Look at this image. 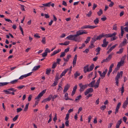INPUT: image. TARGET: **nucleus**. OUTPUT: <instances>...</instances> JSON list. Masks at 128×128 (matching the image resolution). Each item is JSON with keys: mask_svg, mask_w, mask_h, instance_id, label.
<instances>
[{"mask_svg": "<svg viewBox=\"0 0 128 128\" xmlns=\"http://www.w3.org/2000/svg\"><path fill=\"white\" fill-rule=\"evenodd\" d=\"M122 74L123 72L122 71H121L119 73L118 72L117 74V75L116 76L115 78L116 84L117 86H118V80L120 76L122 77Z\"/></svg>", "mask_w": 128, "mask_h": 128, "instance_id": "nucleus-1", "label": "nucleus"}, {"mask_svg": "<svg viewBox=\"0 0 128 128\" xmlns=\"http://www.w3.org/2000/svg\"><path fill=\"white\" fill-rule=\"evenodd\" d=\"M46 90H43L35 98V99L36 100L39 101L40 100L41 97H42L43 96V94L46 92Z\"/></svg>", "mask_w": 128, "mask_h": 128, "instance_id": "nucleus-2", "label": "nucleus"}, {"mask_svg": "<svg viewBox=\"0 0 128 128\" xmlns=\"http://www.w3.org/2000/svg\"><path fill=\"white\" fill-rule=\"evenodd\" d=\"M78 85L80 88V92H82L84 91V90L88 86V84H86L84 85H83L82 83L79 84Z\"/></svg>", "mask_w": 128, "mask_h": 128, "instance_id": "nucleus-3", "label": "nucleus"}, {"mask_svg": "<svg viewBox=\"0 0 128 128\" xmlns=\"http://www.w3.org/2000/svg\"><path fill=\"white\" fill-rule=\"evenodd\" d=\"M124 58H122L121 59L120 61L118 63L117 65V67L119 68L120 66H123L124 64Z\"/></svg>", "mask_w": 128, "mask_h": 128, "instance_id": "nucleus-4", "label": "nucleus"}, {"mask_svg": "<svg viewBox=\"0 0 128 128\" xmlns=\"http://www.w3.org/2000/svg\"><path fill=\"white\" fill-rule=\"evenodd\" d=\"M78 36L76 34L74 35L73 40L78 42H80V38L79 37H78Z\"/></svg>", "mask_w": 128, "mask_h": 128, "instance_id": "nucleus-5", "label": "nucleus"}, {"mask_svg": "<svg viewBox=\"0 0 128 128\" xmlns=\"http://www.w3.org/2000/svg\"><path fill=\"white\" fill-rule=\"evenodd\" d=\"M114 54V53H111L108 55V57L106 59H104L103 60V62H107L110 60L112 58V56Z\"/></svg>", "mask_w": 128, "mask_h": 128, "instance_id": "nucleus-6", "label": "nucleus"}, {"mask_svg": "<svg viewBox=\"0 0 128 128\" xmlns=\"http://www.w3.org/2000/svg\"><path fill=\"white\" fill-rule=\"evenodd\" d=\"M32 73V72H31L27 74L22 75L18 79L21 80L24 78H25L29 76H30Z\"/></svg>", "mask_w": 128, "mask_h": 128, "instance_id": "nucleus-7", "label": "nucleus"}, {"mask_svg": "<svg viewBox=\"0 0 128 128\" xmlns=\"http://www.w3.org/2000/svg\"><path fill=\"white\" fill-rule=\"evenodd\" d=\"M87 32L84 30H80L76 32V34L78 36L82 35L83 34H86Z\"/></svg>", "mask_w": 128, "mask_h": 128, "instance_id": "nucleus-8", "label": "nucleus"}, {"mask_svg": "<svg viewBox=\"0 0 128 128\" xmlns=\"http://www.w3.org/2000/svg\"><path fill=\"white\" fill-rule=\"evenodd\" d=\"M116 32H114L112 34H110V37H112V38L111 39V40H114L117 39V37L116 36Z\"/></svg>", "mask_w": 128, "mask_h": 128, "instance_id": "nucleus-9", "label": "nucleus"}, {"mask_svg": "<svg viewBox=\"0 0 128 128\" xmlns=\"http://www.w3.org/2000/svg\"><path fill=\"white\" fill-rule=\"evenodd\" d=\"M98 72L100 74V76H101L102 78H103L105 76V75L106 74L107 72V70L106 69L105 71L104 72L102 73L100 71H98Z\"/></svg>", "mask_w": 128, "mask_h": 128, "instance_id": "nucleus-10", "label": "nucleus"}, {"mask_svg": "<svg viewBox=\"0 0 128 128\" xmlns=\"http://www.w3.org/2000/svg\"><path fill=\"white\" fill-rule=\"evenodd\" d=\"M94 91L93 89L90 88L87 89L84 92V95L86 96L87 94L90 93Z\"/></svg>", "mask_w": 128, "mask_h": 128, "instance_id": "nucleus-11", "label": "nucleus"}, {"mask_svg": "<svg viewBox=\"0 0 128 128\" xmlns=\"http://www.w3.org/2000/svg\"><path fill=\"white\" fill-rule=\"evenodd\" d=\"M108 43V42L106 41V38H104L103 40V44L102 45V46L103 47H106Z\"/></svg>", "mask_w": 128, "mask_h": 128, "instance_id": "nucleus-12", "label": "nucleus"}, {"mask_svg": "<svg viewBox=\"0 0 128 128\" xmlns=\"http://www.w3.org/2000/svg\"><path fill=\"white\" fill-rule=\"evenodd\" d=\"M121 104L120 102H119L117 104L115 110V114H116L118 112V110L120 108V107L121 105Z\"/></svg>", "mask_w": 128, "mask_h": 128, "instance_id": "nucleus-13", "label": "nucleus"}, {"mask_svg": "<svg viewBox=\"0 0 128 128\" xmlns=\"http://www.w3.org/2000/svg\"><path fill=\"white\" fill-rule=\"evenodd\" d=\"M52 97V95L50 94L48 98L44 99L42 102H45L47 101H50L51 100Z\"/></svg>", "mask_w": 128, "mask_h": 128, "instance_id": "nucleus-14", "label": "nucleus"}, {"mask_svg": "<svg viewBox=\"0 0 128 128\" xmlns=\"http://www.w3.org/2000/svg\"><path fill=\"white\" fill-rule=\"evenodd\" d=\"M126 40L125 38H124L122 43L120 44L119 46L118 47L119 48H121L125 46L126 44Z\"/></svg>", "mask_w": 128, "mask_h": 128, "instance_id": "nucleus-15", "label": "nucleus"}, {"mask_svg": "<svg viewBox=\"0 0 128 128\" xmlns=\"http://www.w3.org/2000/svg\"><path fill=\"white\" fill-rule=\"evenodd\" d=\"M12 90H13L12 89H11V88H10L6 90H4L3 92H5L6 94H11V92L10 91H12Z\"/></svg>", "mask_w": 128, "mask_h": 128, "instance_id": "nucleus-16", "label": "nucleus"}, {"mask_svg": "<svg viewBox=\"0 0 128 128\" xmlns=\"http://www.w3.org/2000/svg\"><path fill=\"white\" fill-rule=\"evenodd\" d=\"M84 72L85 73L86 72H90L88 65H87L84 66Z\"/></svg>", "mask_w": 128, "mask_h": 128, "instance_id": "nucleus-17", "label": "nucleus"}, {"mask_svg": "<svg viewBox=\"0 0 128 128\" xmlns=\"http://www.w3.org/2000/svg\"><path fill=\"white\" fill-rule=\"evenodd\" d=\"M124 28L123 26H121L120 27L121 35H119V37L120 38H122V37L123 36V34L124 33Z\"/></svg>", "mask_w": 128, "mask_h": 128, "instance_id": "nucleus-18", "label": "nucleus"}, {"mask_svg": "<svg viewBox=\"0 0 128 128\" xmlns=\"http://www.w3.org/2000/svg\"><path fill=\"white\" fill-rule=\"evenodd\" d=\"M70 87V85L69 84H67L65 86L63 90L64 93L66 92Z\"/></svg>", "mask_w": 128, "mask_h": 128, "instance_id": "nucleus-19", "label": "nucleus"}, {"mask_svg": "<svg viewBox=\"0 0 128 128\" xmlns=\"http://www.w3.org/2000/svg\"><path fill=\"white\" fill-rule=\"evenodd\" d=\"M77 59V55H76L74 58L73 61V66L74 67L76 65Z\"/></svg>", "mask_w": 128, "mask_h": 128, "instance_id": "nucleus-20", "label": "nucleus"}, {"mask_svg": "<svg viewBox=\"0 0 128 128\" xmlns=\"http://www.w3.org/2000/svg\"><path fill=\"white\" fill-rule=\"evenodd\" d=\"M61 51V49H58V50L54 51L52 53L51 55V56H54L56 54L59 53Z\"/></svg>", "mask_w": 128, "mask_h": 128, "instance_id": "nucleus-21", "label": "nucleus"}, {"mask_svg": "<svg viewBox=\"0 0 128 128\" xmlns=\"http://www.w3.org/2000/svg\"><path fill=\"white\" fill-rule=\"evenodd\" d=\"M122 119H120V120H118L117 122V123L116 124V128H118L120 127V126L122 122Z\"/></svg>", "mask_w": 128, "mask_h": 128, "instance_id": "nucleus-22", "label": "nucleus"}, {"mask_svg": "<svg viewBox=\"0 0 128 128\" xmlns=\"http://www.w3.org/2000/svg\"><path fill=\"white\" fill-rule=\"evenodd\" d=\"M117 45V44H116L115 45L112 46L111 47L109 50L107 52L108 54H109V53L110 52L112 51L116 47V46Z\"/></svg>", "mask_w": 128, "mask_h": 128, "instance_id": "nucleus-23", "label": "nucleus"}, {"mask_svg": "<svg viewBox=\"0 0 128 128\" xmlns=\"http://www.w3.org/2000/svg\"><path fill=\"white\" fill-rule=\"evenodd\" d=\"M68 69H67L64 70L62 73L60 75V78H62L63 76H65V74L68 70Z\"/></svg>", "mask_w": 128, "mask_h": 128, "instance_id": "nucleus-24", "label": "nucleus"}, {"mask_svg": "<svg viewBox=\"0 0 128 128\" xmlns=\"http://www.w3.org/2000/svg\"><path fill=\"white\" fill-rule=\"evenodd\" d=\"M100 78L97 81L94 86L95 88H96L98 87L100 82Z\"/></svg>", "mask_w": 128, "mask_h": 128, "instance_id": "nucleus-25", "label": "nucleus"}, {"mask_svg": "<svg viewBox=\"0 0 128 128\" xmlns=\"http://www.w3.org/2000/svg\"><path fill=\"white\" fill-rule=\"evenodd\" d=\"M95 82V80H94L91 82H90L89 84H88V86H89L90 87H94V84Z\"/></svg>", "mask_w": 128, "mask_h": 128, "instance_id": "nucleus-26", "label": "nucleus"}, {"mask_svg": "<svg viewBox=\"0 0 128 128\" xmlns=\"http://www.w3.org/2000/svg\"><path fill=\"white\" fill-rule=\"evenodd\" d=\"M128 104V102L125 101L123 103L122 107L124 108H125L127 106V105Z\"/></svg>", "mask_w": 128, "mask_h": 128, "instance_id": "nucleus-27", "label": "nucleus"}, {"mask_svg": "<svg viewBox=\"0 0 128 128\" xmlns=\"http://www.w3.org/2000/svg\"><path fill=\"white\" fill-rule=\"evenodd\" d=\"M82 96L81 95H80L79 96H78L76 98L75 100V101H76V102H79V100H80Z\"/></svg>", "mask_w": 128, "mask_h": 128, "instance_id": "nucleus-28", "label": "nucleus"}, {"mask_svg": "<svg viewBox=\"0 0 128 128\" xmlns=\"http://www.w3.org/2000/svg\"><path fill=\"white\" fill-rule=\"evenodd\" d=\"M104 33H102L98 36L96 38V40H100L102 37H104Z\"/></svg>", "mask_w": 128, "mask_h": 128, "instance_id": "nucleus-29", "label": "nucleus"}, {"mask_svg": "<svg viewBox=\"0 0 128 128\" xmlns=\"http://www.w3.org/2000/svg\"><path fill=\"white\" fill-rule=\"evenodd\" d=\"M62 85L61 84H59L58 86V88L57 92H59L61 90H62V88L61 87V86Z\"/></svg>", "mask_w": 128, "mask_h": 128, "instance_id": "nucleus-30", "label": "nucleus"}, {"mask_svg": "<svg viewBox=\"0 0 128 128\" xmlns=\"http://www.w3.org/2000/svg\"><path fill=\"white\" fill-rule=\"evenodd\" d=\"M73 35H70L67 36L66 38L68 40H73Z\"/></svg>", "mask_w": 128, "mask_h": 128, "instance_id": "nucleus-31", "label": "nucleus"}, {"mask_svg": "<svg viewBox=\"0 0 128 128\" xmlns=\"http://www.w3.org/2000/svg\"><path fill=\"white\" fill-rule=\"evenodd\" d=\"M40 66L38 65L34 66L32 70V71H36L39 69L40 68Z\"/></svg>", "mask_w": 128, "mask_h": 128, "instance_id": "nucleus-32", "label": "nucleus"}, {"mask_svg": "<svg viewBox=\"0 0 128 128\" xmlns=\"http://www.w3.org/2000/svg\"><path fill=\"white\" fill-rule=\"evenodd\" d=\"M51 2H49L46 4H42L43 6L46 7H50V6Z\"/></svg>", "mask_w": 128, "mask_h": 128, "instance_id": "nucleus-33", "label": "nucleus"}, {"mask_svg": "<svg viewBox=\"0 0 128 128\" xmlns=\"http://www.w3.org/2000/svg\"><path fill=\"white\" fill-rule=\"evenodd\" d=\"M97 14L99 16H100L103 13V12L101 9H100L99 11L97 12Z\"/></svg>", "mask_w": 128, "mask_h": 128, "instance_id": "nucleus-34", "label": "nucleus"}, {"mask_svg": "<svg viewBox=\"0 0 128 128\" xmlns=\"http://www.w3.org/2000/svg\"><path fill=\"white\" fill-rule=\"evenodd\" d=\"M99 20L98 18H96L94 21V23L96 24H97L98 23Z\"/></svg>", "mask_w": 128, "mask_h": 128, "instance_id": "nucleus-35", "label": "nucleus"}, {"mask_svg": "<svg viewBox=\"0 0 128 128\" xmlns=\"http://www.w3.org/2000/svg\"><path fill=\"white\" fill-rule=\"evenodd\" d=\"M29 103H28L26 105L25 107L24 110V111L26 112V111L27 110L28 108V106H29Z\"/></svg>", "mask_w": 128, "mask_h": 128, "instance_id": "nucleus-36", "label": "nucleus"}, {"mask_svg": "<svg viewBox=\"0 0 128 128\" xmlns=\"http://www.w3.org/2000/svg\"><path fill=\"white\" fill-rule=\"evenodd\" d=\"M123 48H121L119 50V51L116 52L117 54H120L122 53L123 51Z\"/></svg>", "mask_w": 128, "mask_h": 128, "instance_id": "nucleus-37", "label": "nucleus"}, {"mask_svg": "<svg viewBox=\"0 0 128 128\" xmlns=\"http://www.w3.org/2000/svg\"><path fill=\"white\" fill-rule=\"evenodd\" d=\"M94 64H92L91 66H90L89 68V70L90 72L92 70L94 67Z\"/></svg>", "mask_w": 128, "mask_h": 128, "instance_id": "nucleus-38", "label": "nucleus"}, {"mask_svg": "<svg viewBox=\"0 0 128 128\" xmlns=\"http://www.w3.org/2000/svg\"><path fill=\"white\" fill-rule=\"evenodd\" d=\"M18 79L15 80L11 81L9 83H10L12 84H14L18 82Z\"/></svg>", "mask_w": 128, "mask_h": 128, "instance_id": "nucleus-39", "label": "nucleus"}, {"mask_svg": "<svg viewBox=\"0 0 128 128\" xmlns=\"http://www.w3.org/2000/svg\"><path fill=\"white\" fill-rule=\"evenodd\" d=\"M68 94L67 92H66L65 93L64 95L65 99L66 100H67L69 99V98L68 96Z\"/></svg>", "mask_w": 128, "mask_h": 128, "instance_id": "nucleus-40", "label": "nucleus"}, {"mask_svg": "<svg viewBox=\"0 0 128 128\" xmlns=\"http://www.w3.org/2000/svg\"><path fill=\"white\" fill-rule=\"evenodd\" d=\"M80 75V74L77 72H76V73L74 74V78H76L78 76Z\"/></svg>", "mask_w": 128, "mask_h": 128, "instance_id": "nucleus-41", "label": "nucleus"}, {"mask_svg": "<svg viewBox=\"0 0 128 128\" xmlns=\"http://www.w3.org/2000/svg\"><path fill=\"white\" fill-rule=\"evenodd\" d=\"M89 28V25L84 26L81 28V29Z\"/></svg>", "mask_w": 128, "mask_h": 128, "instance_id": "nucleus-42", "label": "nucleus"}, {"mask_svg": "<svg viewBox=\"0 0 128 128\" xmlns=\"http://www.w3.org/2000/svg\"><path fill=\"white\" fill-rule=\"evenodd\" d=\"M58 82L57 81L54 80V83L52 84V86H54L57 85Z\"/></svg>", "mask_w": 128, "mask_h": 128, "instance_id": "nucleus-43", "label": "nucleus"}, {"mask_svg": "<svg viewBox=\"0 0 128 128\" xmlns=\"http://www.w3.org/2000/svg\"><path fill=\"white\" fill-rule=\"evenodd\" d=\"M58 76L59 74H56L55 78V80L57 81H58V80L60 78H59Z\"/></svg>", "mask_w": 128, "mask_h": 128, "instance_id": "nucleus-44", "label": "nucleus"}, {"mask_svg": "<svg viewBox=\"0 0 128 128\" xmlns=\"http://www.w3.org/2000/svg\"><path fill=\"white\" fill-rule=\"evenodd\" d=\"M92 14V12L91 11H89V12H88V14H86V16H88V17H90V16Z\"/></svg>", "mask_w": 128, "mask_h": 128, "instance_id": "nucleus-45", "label": "nucleus"}, {"mask_svg": "<svg viewBox=\"0 0 128 128\" xmlns=\"http://www.w3.org/2000/svg\"><path fill=\"white\" fill-rule=\"evenodd\" d=\"M90 37H88L87 38L86 40L85 41V42L86 44L88 43L90 41Z\"/></svg>", "mask_w": 128, "mask_h": 128, "instance_id": "nucleus-46", "label": "nucleus"}, {"mask_svg": "<svg viewBox=\"0 0 128 128\" xmlns=\"http://www.w3.org/2000/svg\"><path fill=\"white\" fill-rule=\"evenodd\" d=\"M97 26L94 25L90 26L89 25V29H92L96 28Z\"/></svg>", "mask_w": 128, "mask_h": 128, "instance_id": "nucleus-47", "label": "nucleus"}, {"mask_svg": "<svg viewBox=\"0 0 128 128\" xmlns=\"http://www.w3.org/2000/svg\"><path fill=\"white\" fill-rule=\"evenodd\" d=\"M46 38L45 37H43L42 39V43L44 44H45L46 43Z\"/></svg>", "mask_w": 128, "mask_h": 128, "instance_id": "nucleus-48", "label": "nucleus"}, {"mask_svg": "<svg viewBox=\"0 0 128 128\" xmlns=\"http://www.w3.org/2000/svg\"><path fill=\"white\" fill-rule=\"evenodd\" d=\"M104 37H106V38H110V34H104Z\"/></svg>", "mask_w": 128, "mask_h": 128, "instance_id": "nucleus-49", "label": "nucleus"}, {"mask_svg": "<svg viewBox=\"0 0 128 128\" xmlns=\"http://www.w3.org/2000/svg\"><path fill=\"white\" fill-rule=\"evenodd\" d=\"M25 87V86L24 85H22L18 86L17 87V88L19 89V90H21L22 89L23 87Z\"/></svg>", "mask_w": 128, "mask_h": 128, "instance_id": "nucleus-50", "label": "nucleus"}, {"mask_svg": "<svg viewBox=\"0 0 128 128\" xmlns=\"http://www.w3.org/2000/svg\"><path fill=\"white\" fill-rule=\"evenodd\" d=\"M57 66L56 63V62H54L52 64V68L53 69L55 68Z\"/></svg>", "mask_w": 128, "mask_h": 128, "instance_id": "nucleus-51", "label": "nucleus"}, {"mask_svg": "<svg viewBox=\"0 0 128 128\" xmlns=\"http://www.w3.org/2000/svg\"><path fill=\"white\" fill-rule=\"evenodd\" d=\"M47 52L45 50L44 52L42 54V56L43 57H45L47 55Z\"/></svg>", "mask_w": 128, "mask_h": 128, "instance_id": "nucleus-52", "label": "nucleus"}, {"mask_svg": "<svg viewBox=\"0 0 128 128\" xmlns=\"http://www.w3.org/2000/svg\"><path fill=\"white\" fill-rule=\"evenodd\" d=\"M66 54L65 52H64L62 53L61 54L60 56V58H62Z\"/></svg>", "mask_w": 128, "mask_h": 128, "instance_id": "nucleus-53", "label": "nucleus"}, {"mask_svg": "<svg viewBox=\"0 0 128 128\" xmlns=\"http://www.w3.org/2000/svg\"><path fill=\"white\" fill-rule=\"evenodd\" d=\"M106 108V106L105 105H103L100 107V109L102 110H104Z\"/></svg>", "mask_w": 128, "mask_h": 128, "instance_id": "nucleus-54", "label": "nucleus"}, {"mask_svg": "<svg viewBox=\"0 0 128 128\" xmlns=\"http://www.w3.org/2000/svg\"><path fill=\"white\" fill-rule=\"evenodd\" d=\"M121 94L122 95L123 94V93L124 92V86L123 85L122 88H121Z\"/></svg>", "mask_w": 128, "mask_h": 128, "instance_id": "nucleus-55", "label": "nucleus"}, {"mask_svg": "<svg viewBox=\"0 0 128 128\" xmlns=\"http://www.w3.org/2000/svg\"><path fill=\"white\" fill-rule=\"evenodd\" d=\"M18 116L17 115L13 119V120L14 121H15L18 118Z\"/></svg>", "mask_w": 128, "mask_h": 128, "instance_id": "nucleus-56", "label": "nucleus"}, {"mask_svg": "<svg viewBox=\"0 0 128 128\" xmlns=\"http://www.w3.org/2000/svg\"><path fill=\"white\" fill-rule=\"evenodd\" d=\"M100 48L99 47H98L96 49L95 51L96 52H100Z\"/></svg>", "mask_w": 128, "mask_h": 128, "instance_id": "nucleus-57", "label": "nucleus"}, {"mask_svg": "<svg viewBox=\"0 0 128 128\" xmlns=\"http://www.w3.org/2000/svg\"><path fill=\"white\" fill-rule=\"evenodd\" d=\"M97 5L95 4H94L92 9L93 10H94L95 8L97 7Z\"/></svg>", "mask_w": 128, "mask_h": 128, "instance_id": "nucleus-58", "label": "nucleus"}, {"mask_svg": "<svg viewBox=\"0 0 128 128\" xmlns=\"http://www.w3.org/2000/svg\"><path fill=\"white\" fill-rule=\"evenodd\" d=\"M114 66V64H112L109 67V70H112V68Z\"/></svg>", "mask_w": 128, "mask_h": 128, "instance_id": "nucleus-59", "label": "nucleus"}, {"mask_svg": "<svg viewBox=\"0 0 128 128\" xmlns=\"http://www.w3.org/2000/svg\"><path fill=\"white\" fill-rule=\"evenodd\" d=\"M70 43V42L69 41H66L65 42H64V45L66 46L68 45Z\"/></svg>", "mask_w": 128, "mask_h": 128, "instance_id": "nucleus-60", "label": "nucleus"}, {"mask_svg": "<svg viewBox=\"0 0 128 128\" xmlns=\"http://www.w3.org/2000/svg\"><path fill=\"white\" fill-rule=\"evenodd\" d=\"M61 60V59L60 58H57L56 63L58 64H60V62Z\"/></svg>", "mask_w": 128, "mask_h": 128, "instance_id": "nucleus-61", "label": "nucleus"}, {"mask_svg": "<svg viewBox=\"0 0 128 128\" xmlns=\"http://www.w3.org/2000/svg\"><path fill=\"white\" fill-rule=\"evenodd\" d=\"M17 112H19L22 110V109L21 108H18L16 109Z\"/></svg>", "mask_w": 128, "mask_h": 128, "instance_id": "nucleus-62", "label": "nucleus"}, {"mask_svg": "<svg viewBox=\"0 0 128 128\" xmlns=\"http://www.w3.org/2000/svg\"><path fill=\"white\" fill-rule=\"evenodd\" d=\"M69 121L68 120H66V122H65V125L66 126H69Z\"/></svg>", "mask_w": 128, "mask_h": 128, "instance_id": "nucleus-63", "label": "nucleus"}, {"mask_svg": "<svg viewBox=\"0 0 128 128\" xmlns=\"http://www.w3.org/2000/svg\"><path fill=\"white\" fill-rule=\"evenodd\" d=\"M113 124L112 123H110L108 126V128H110L112 125H113Z\"/></svg>", "mask_w": 128, "mask_h": 128, "instance_id": "nucleus-64", "label": "nucleus"}]
</instances>
